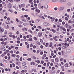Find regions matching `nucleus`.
Listing matches in <instances>:
<instances>
[{"instance_id": "nucleus-15", "label": "nucleus", "mask_w": 74, "mask_h": 74, "mask_svg": "<svg viewBox=\"0 0 74 74\" xmlns=\"http://www.w3.org/2000/svg\"><path fill=\"white\" fill-rule=\"evenodd\" d=\"M55 60L56 62H58V61H59V60H58V58H55Z\"/></svg>"}, {"instance_id": "nucleus-21", "label": "nucleus", "mask_w": 74, "mask_h": 74, "mask_svg": "<svg viewBox=\"0 0 74 74\" xmlns=\"http://www.w3.org/2000/svg\"><path fill=\"white\" fill-rule=\"evenodd\" d=\"M52 1L53 3H55L57 1L56 0H52Z\"/></svg>"}, {"instance_id": "nucleus-45", "label": "nucleus", "mask_w": 74, "mask_h": 74, "mask_svg": "<svg viewBox=\"0 0 74 74\" xmlns=\"http://www.w3.org/2000/svg\"><path fill=\"white\" fill-rule=\"evenodd\" d=\"M8 1H10V2H11V3H12V2H13L12 0H8Z\"/></svg>"}, {"instance_id": "nucleus-40", "label": "nucleus", "mask_w": 74, "mask_h": 74, "mask_svg": "<svg viewBox=\"0 0 74 74\" xmlns=\"http://www.w3.org/2000/svg\"><path fill=\"white\" fill-rule=\"evenodd\" d=\"M40 41L41 42H42L43 41V40H42V39H40Z\"/></svg>"}, {"instance_id": "nucleus-33", "label": "nucleus", "mask_w": 74, "mask_h": 74, "mask_svg": "<svg viewBox=\"0 0 74 74\" xmlns=\"http://www.w3.org/2000/svg\"><path fill=\"white\" fill-rule=\"evenodd\" d=\"M18 26L19 27H22L23 26L22 25H18Z\"/></svg>"}, {"instance_id": "nucleus-58", "label": "nucleus", "mask_w": 74, "mask_h": 74, "mask_svg": "<svg viewBox=\"0 0 74 74\" xmlns=\"http://www.w3.org/2000/svg\"><path fill=\"white\" fill-rule=\"evenodd\" d=\"M38 27V28H39V29H42V28L40 26H39Z\"/></svg>"}, {"instance_id": "nucleus-10", "label": "nucleus", "mask_w": 74, "mask_h": 74, "mask_svg": "<svg viewBox=\"0 0 74 74\" xmlns=\"http://www.w3.org/2000/svg\"><path fill=\"white\" fill-rule=\"evenodd\" d=\"M25 6V5L24 4H23L21 5V7L22 8L24 7Z\"/></svg>"}, {"instance_id": "nucleus-1", "label": "nucleus", "mask_w": 74, "mask_h": 74, "mask_svg": "<svg viewBox=\"0 0 74 74\" xmlns=\"http://www.w3.org/2000/svg\"><path fill=\"white\" fill-rule=\"evenodd\" d=\"M66 51L67 53H70V52H71V50L70 49H66Z\"/></svg>"}, {"instance_id": "nucleus-53", "label": "nucleus", "mask_w": 74, "mask_h": 74, "mask_svg": "<svg viewBox=\"0 0 74 74\" xmlns=\"http://www.w3.org/2000/svg\"><path fill=\"white\" fill-rule=\"evenodd\" d=\"M22 21H23V22H26V20L25 19H22L21 20Z\"/></svg>"}, {"instance_id": "nucleus-50", "label": "nucleus", "mask_w": 74, "mask_h": 74, "mask_svg": "<svg viewBox=\"0 0 74 74\" xmlns=\"http://www.w3.org/2000/svg\"><path fill=\"white\" fill-rule=\"evenodd\" d=\"M43 56L44 57H46V56H47V55H46V54H44Z\"/></svg>"}, {"instance_id": "nucleus-63", "label": "nucleus", "mask_w": 74, "mask_h": 74, "mask_svg": "<svg viewBox=\"0 0 74 74\" xmlns=\"http://www.w3.org/2000/svg\"><path fill=\"white\" fill-rule=\"evenodd\" d=\"M42 19H45V18H44V16H42Z\"/></svg>"}, {"instance_id": "nucleus-29", "label": "nucleus", "mask_w": 74, "mask_h": 74, "mask_svg": "<svg viewBox=\"0 0 74 74\" xmlns=\"http://www.w3.org/2000/svg\"><path fill=\"white\" fill-rule=\"evenodd\" d=\"M52 31L53 32V33H55V32H56V31H55V30H54V29H52Z\"/></svg>"}, {"instance_id": "nucleus-52", "label": "nucleus", "mask_w": 74, "mask_h": 74, "mask_svg": "<svg viewBox=\"0 0 74 74\" xmlns=\"http://www.w3.org/2000/svg\"><path fill=\"white\" fill-rule=\"evenodd\" d=\"M62 25H64L65 24V22H64V21H63L62 22Z\"/></svg>"}, {"instance_id": "nucleus-24", "label": "nucleus", "mask_w": 74, "mask_h": 74, "mask_svg": "<svg viewBox=\"0 0 74 74\" xmlns=\"http://www.w3.org/2000/svg\"><path fill=\"white\" fill-rule=\"evenodd\" d=\"M63 58H60V61H63L64 60Z\"/></svg>"}, {"instance_id": "nucleus-49", "label": "nucleus", "mask_w": 74, "mask_h": 74, "mask_svg": "<svg viewBox=\"0 0 74 74\" xmlns=\"http://www.w3.org/2000/svg\"><path fill=\"white\" fill-rule=\"evenodd\" d=\"M44 61H41V63H42V64H43L44 63Z\"/></svg>"}, {"instance_id": "nucleus-37", "label": "nucleus", "mask_w": 74, "mask_h": 74, "mask_svg": "<svg viewBox=\"0 0 74 74\" xmlns=\"http://www.w3.org/2000/svg\"><path fill=\"white\" fill-rule=\"evenodd\" d=\"M27 60H28L29 61H30V60H31V58H29L28 59H27Z\"/></svg>"}, {"instance_id": "nucleus-61", "label": "nucleus", "mask_w": 74, "mask_h": 74, "mask_svg": "<svg viewBox=\"0 0 74 74\" xmlns=\"http://www.w3.org/2000/svg\"><path fill=\"white\" fill-rule=\"evenodd\" d=\"M59 28H58L57 29V31L58 32L59 31Z\"/></svg>"}, {"instance_id": "nucleus-20", "label": "nucleus", "mask_w": 74, "mask_h": 74, "mask_svg": "<svg viewBox=\"0 0 74 74\" xmlns=\"http://www.w3.org/2000/svg\"><path fill=\"white\" fill-rule=\"evenodd\" d=\"M36 62H37L39 64L40 63V61L39 60H36L35 61Z\"/></svg>"}, {"instance_id": "nucleus-31", "label": "nucleus", "mask_w": 74, "mask_h": 74, "mask_svg": "<svg viewBox=\"0 0 74 74\" xmlns=\"http://www.w3.org/2000/svg\"><path fill=\"white\" fill-rule=\"evenodd\" d=\"M34 38L35 40H36H36H37V38L36 37H34Z\"/></svg>"}, {"instance_id": "nucleus-57", "label": "nucleus", "mask_w": 74, "mask_h": 74, "mask_svg": "<svg viewBox=\"0 0 74 74\" xmlns=\"http://www.w3.org/2000/svg\"><path fill=\"white\" fill-rule=\"evenodd\" d=\"M16 22H19V20H18V19L16 18Z\"/></svg>"}, {"instance_id": "nucleus-42", "label": "nucleus", "mask_w": 74, "mask_h": 74, "mask_svg": "<svg viewBox=\"0 0 74 74\" xmlns=\"http://www.w3.org/2000/svg\"><path fill=\"white\" fill-rule=\"evenodd\" d=\"M27 48H29V45H28L27 46Z\"/></svg>"}, {"instance_id": "nucleus-43", "label": "nucleus", "mask_w": 74, "mask_h": 74, "mask_svg": "<svg viewBox=\"0 0 74 74\" xmlns=\"http://www.w3.org/2000/svg\"><path fill=\"white\" fill-rule=\"evenodd\" d=\"M25 28H23L22 29V30L23 31H24L25 30Z\"/></svg>"}, {"instance_id": "nucleus-51", "label": "nucleus", "mask_w": 74, "mask_h": 74, "mask_svg": "<svg viewBox=\"0 0 74 74\" xmlns=\"http://www.w3.org/2000/svg\"><path fill=\"white\" fill-rule=\"evenodd\" d=\"M55 18H53V20H51L52 22H53V21H54L55 20Z\"/></svg>"}, {"instance_id": "nucleus-9", "label": "nucleus", "mask_w": 74, "mask_h": 74, "mask_svg": "<svg viewBox=\"0 0 74 74\" xmlns=\"http://www.w3.org/2000/svg\"><path fill=\"white\" fill-rule=\"evenodd\" d=\"M35 11L36 12H38V13L40 12V10L38 9L36 10Z\"/></svg>"}, {"instance_id": "nucleus-19", "label": "nucleus", "mask_w": 74, "mask_h": 74, "mask_svg": "<svg viewBox=\"0 0 74 74\" xmlns=\"http://www.w3.org/2000/svg\"><path fill=\"white\" fill-rule=\"evenodd\" d=\"M22 65L23 66H25V65H26V63L25 62H23L22 63Z\"/></svg>"}, {"instance_id": "nucleus-17", "label": "nucleus", "mask_w": 74, "mask_h": 74, "mask_svg": "<svg viewBox=\"0 0 74 74\" xmlns=\"http://www.w3.org/2000/svg\"><path fill=\"white\" fill-rule=\"evenodd\" d=\"M64 66L66 67H69V66H68V64H65Z\"/></svg>"}, {"instance_id": "nucleus-18", "label": "nucleus", "mask_w": 74, "mask_h": 74, "mask_svg": "<svg viewBox=\"0 0 74 74\" xmlns=\"http://www.w3.org/2000/svg\"><path fill=\"white\" fill-rule=\"evenodd\" d=\"M31 65H34V62H31Z\"/></svg>"}, {"instance_id": "nucleus-13", "label": "nucleus", "mask_w": 74, "mask_h": 74, "mask_svg": "<svg viewBox=\"0 0 74 74\" xmlns=\"http://www.w3.org/2000/svg\"><path fill=\"white\" fill-rule=\"evenodd\" d=\"M12 57H14V58H15V57L16 56V55L15 54H12Z\"/></svg>"}, {"instance_id": "nucleus-48", "label": "nucleus", "mask_w": 74, "mask_h": 74, "mask_svg": "<svg viewBox=\"0 0 74 74\" xmlns=\"http://www.w3.org/2000/svg\"><path fill=\"white\" fill-rule=\"evenodd\" d=\"M25 70H22V71H21V73H25Z\"/></svg>"}, {"instance_id": "nucleus-60", "label": "nucleus", "mask_w": 74, "mask_h": 74, "mask_svg": "<svg viewBox=\"0 0 74 74\" xmlns=\"http://www.w3.org/2000/svg\"><path fill=\"white\" fill-rule=\"evenodd\" d=\"M40 55H42V54H43V52L42 51H41L40 53Z\"/></svg>"}, {"instance_id": "nucleus-4", "label": "nucleus", "mask_w": 74, "mask_h": 74, "mask_svg": "<svg viewBox=\"0 0 74 74\" xmlns=\"http://www.w3.org/2000/svg\"><path fill=\"white\" fill-rule=\"evenodd\" d=\"M64 9V7H62L59 9V11H62V10H63Z\"/></svg>"}, {"instance_id": "nucleus-2", "label": "nucleus", "mask_w": 74, "mask_h": 74, "mask_svg": "<svg viewBox=\"0 0 74 74\" xmlns=\"http://www.w3.org/2000/svg\"><path fill=\"white\" fill-rule=\"evenodd\" d=\"M4 32V29L2 27H0V33H3Z\"/></svg>"}, {"instance_id": "nucleus-11", "label": "nucleus", "mask_w": 74, "mask_h": 74, "mask_svg": "<svg viewBox=\"0 0 74 74\" xmlns=\"http://www.w3.org/2000/svg\"><path fill=\"white\" fill-rule=\"evenodd\" d=\"M72 3L71 2H68V5H69V6L70 5H71Z\"/></svg>"}, {"instance_id": "nucleus-38", "label": "nucleus", "mask_w": 74, "mask_h": 74, "mask_svg": "<svg viewBox=\"0 0 74 74\" xmlns=\"http://www.w3.org/2000/svg\"><path fill=\"white\" fill-rule=\"evenodd\" d=\"M65 20L67 21H68V18H67V17H66L65 18Z\"/></svg>"}, {"instance_id": "nucleus-36", "label": "nucleus", "mask_w": 74, "mask_h": 74, "mask_svg": "<svg viewBox=\"0 0 74 74\" xmlns=\"http://www.w3.org/2000/svg\"><path fill=\"white\" fill-rule=\"evenodd\" d=\"M64 28V27H63V26L60 27V28L61 29H62L63 30Z\"/></svg>"}, {"instance_id": "nucleus-46", "label": "nucleus", "mask_w": 74, "mask_h": 74, "mask_svg": "<svg viewBox=\"0 0 74 74\" xmlns=\"http://www.w3.org/2000/svg\"><path fill=\"white\" fill-rule=\"evenodd\" d=\"M71 36H73V37L74 38V33H72L71 34Z\"/></svg>"}, {"instance_id": "nucleus-41", "label": "nucleus", "mask_w": 74, "mask_h": 74, "mask_svg": "<svg viewBox=\"0 0 74 74\" xmlns=\"http://www.w3.org/2000/svg\"><path fill=\"white\" fill-rule=\"evenodd\" d=\"M59 21L60 22H62V21L60 19L59 20Z\"/></svg>"}, {"instance_id": "nucleus-55", "label": "nucleus", "mask_w": 74, "mask_h": 74, "mask_svg": "<svg viewBox=\"0 0 74 74\" xmlns=\"http://www.w3.org/2000/svg\"><path fill=\"white\" fill-rule=\"evenodd\" d=\"M54 10H55L56 11V10H58V8H54Z\"/></svg>"}, {"instance_id": "nucleus-56", "label": "nucleus", "mask_w": 74, "mask_h": 74, "mask_svg": "<svg viewBox=\"0 0 74 74\" xmlns=\"http://www.w3.org/2000/svg\"><path fill=\"white\" fill-rule=\"evenodd\" d=\"M50 66H53V63L52 62H51V63Z\"/></svg>"}, {"instance_id": "nucleus-23", "label": "nucleus", "mask_w": 74, "mask_h": 74, "mask_svg": "<svg viewBox=\"0 0 74 74\" xmlns=\"http://www.w3.org/2000/svg\"><path fill=\"white\" fill-rule=\"evenodd\" d=\"M50 63L49 62H48L47 63V67H48L49 66V65Z\"/></svg>"}, {"instance_id": "nucleus-6", "label": "nucleus", "mask_w": 74, "mask_h": 74, "mask_svg": "<svg viewBox=\"0 0 74 74\" xmlns=\"http://www.w3.org/2000/svg\"><path fill=\"white\" fill-rule=\"evenodd\" d=\"M66 0H60V3H63V2H66Z\"/></svg>"}, {"instance_id": "nucleus-30", "label": "nucleus", "mask_w": 74, "mask_h": 74, "mask_svg": "<svg viewBox=\"0 0 74 74\" xmlns=\"http://www.w3.org/2000/svg\"><path fill=\"white\" fill-rule=\"evenodd\" d=\"M29 41H32V38H30L29 39Z\"/></svg>"}, {"instance_id": "nucleus-64", "label": "nucleus", "mask_w": 74, "mask_h": 74, "mask_svg": "<svg viewBox=\"0 0 74 74\" xmlns=\"http://www.w3.org/2000/svg\"><path fill=\"white\" fill-rule=\"evenodd\" d=\"M10 53H14V52L12 51H10Z\"/></svg>"}, {"instance_id": "nucleus-7", "label": "nucleus", "mask_w": 74, "mask_h": 74, "mask_svg": "<svg viewBox=\"0 0 74 74\" xmlns=\"http://www.w3.org/2000/svg\"><path fill=\"white\" fill-rule=\"evenodd\" d=\"M44 7L45 8V9H47V8H48V5H45Z\"/></svg>"}, {"instance_id": "nucleus-26", "label": "nucleus", "mask_w": 74, "mask_h": 74, "mask_svg": "<svg viewBox=\"0 0 74 74\" xmlns=\"http://www.w3.org/2000/svg\"><path fill=\"white\" fill-rule=\"evenodd\" d=\"M70 9H68L67 10V12H69L70 11Z\"/></svg>"}, {"instance_id": "nucleus-5", "label": "nucleus", "mask_w": 74, "mask_h": 74, "mask_svg": "<svg viewBox=\"0 0 74 74\" xmlns=\"http://www.w3.org/2000/svg\"><path fill=\"white\" fill-rule=\"evenodd\" d=\"M8 5L9 7L10 8H11V7H12V5H11L10 3L8 4Z\"/></svg>"}, {"instance_id": "nucleus-3", "label": "nucleus", "mask_w": 74, "mask_h": 74, "mask_svg": "<svg viewBox=\"0 0 74 74\" xmlns=\"http://www.w3.org/2000/svg\"><path fill=\"white\" fill-rule=\"evenodd\" d=\"M44 25H45V26H49V24L47 23H44Z\"/></svg>"}, {"instance_id": "nucleus-14", "label": "nucleus", "mask_w": 74, "mask_h": 74, "mask_svg": "<svg viewBox=\"0 0 74 74\" xmlns=\"http://www.w3.org/2000/svg\"><path fill=\"white\" fill-rule=\"evenodd\" d=\"M50 44L49 45V47H52V42H50Z\"/></svg>"}, {"instance_id": "nucleus-28", "label": "nucleus", "mask_w": 74, "mask_h": 74, "mask_svg": "<svg viewBox=\"0 0 74 74\" xmlns=\"http://www.w3.org/2000/svg\"><path fill=\"white\" fill-rule=\"evenodd\" d=\"M5 23L6 24H8L9 23V21H6Z\"/></svg>"}, {"instance_id": "nucleus-59", "label": "nucleus", "mask_w": 74, "mask_h": 74, "mask_svg": "<svg viewBox=\"0 0 74 74\" xmlns=\"http://www.w3.org/2000/svg\"><path fill=\"white\" fill-rule=\"evenodd\" d=\"M17 43H18V44H20V41L19 40H18L17 41Z\"/></svg>"}, {"instance_id": "nucleus-54", "label": "nucleus", "mask_w": 74, "mask_h": 74, "mask_svg": "<svg viewBox=\"0 0 74 74\" xmlns=\"http://www.w3.org/2000/svg\"><path fill=\"white\" fill-rule=\"evenodd\" d=\"M45 47H48V43H46L45 45Z\"/></svg>"}, {"instance_id": "nucleus-12", "label": "nucleus", "mask_w": 74, "mask_h": 74, "mask_svg": "<svg viewBox=\"0 0 74 74\" xmlns=\"http://www.w3.org/2000/svg\"><path fill=\"white\" fill-rule=\"evenodd\" d=\"M36 22L37 23H38V22H40V19H38L36 20Z\"/></svg>"}, {"instance_id": "nucleus-16", "label": "nucleus", "mask_w": 74, "mask_h": 74, "mask_svg": "<svg viewBox=\"0 0 74 74\" xmlns=\"http://www.w3.org/2000/svg\"><path fill=\"white\" fill-rule=\"evenodd\" d=\"M65 26L66 27V28H68V26H69V24L67 23H66L65 25Z\"/></svg>"}, {"instance_id": "nucleus-22", "label": "nucleus", "mask_w": 74, "mask_h": 74, "mask_svg": "<svg viewBox=\"0 0 74 74\" xmlns=\"http://www.w3.org/2000/svg\"><path fill=\"white\" fill-rule=\"evenodd\" d=\"M66 48V47L64 46L62 47V49H65V48Z\"/></svg>"}, {"instance_id": "nucleus-35", "label": "nucleus", "mask_w": 74, "mask_h": 74, "mask_svg": "<svg viewBox=\"0 0 74 74\" xmlns=\"http://www.w3.org/2000/svg\"><path fill=\"white\" fill-rule=\"evenodd\" d=\"M64 56L65 57H67V53H65L64 54Z\"/></svg>"}, {"instance_id": "nucleus-62", "label": "nucleus", "mask_w": 74, "mask_h": 74, "mask_svg": "<svg viewBox=\"0 0 74 74\" xmlns=\"http://www.w3.org/2000/svg\"><path fill=\"white\" fill-rule=\"evenodd\" d=\"M20 38H22V35H20Z\"/></svg>"}, {"instance_id": "nucleus-39", "label": "nucleus", "mask_w": 74, "mask_h": 74, "mask_svg": "<svg viewBox=\"0 0 74 74\" xmlns=\"http://www.w3.org/2000/svg\"><path fill=\"white\" fill-rule=\"evenodd\" d=\"M7 19L8 20V21H10V20H11V19L9 17Z\"/></svg>"}, {"instance_id": "nucleus-32", "label": "nucleus", "mask_w": 74, "mask_h": 74, "mask_svg": "<svg viewBox=\"0 0 74 74\" xmlns=\"http://www.w3.org/2000/svg\"><path fill=\"white\" fill-rule=\"evenodd\" d=\"M36 43H37V44H38V45H41V43H40L39 42H36Z\"/></svg>"}, {"instance_id": "nucleus-34", "label": "nucleus", "mask_w": 74, "mask_h": 74, "mask_svg": "<svg viewBox=\"0 0 74 74\" xmlns=\"http://www.w3.org/2000/svg\"><path fill=\"white\" fill-rule=\"evenodd\" d=\"M39 52H40V51L39 50H37L36 52L37 53H38Z\"/></svg>"}, {"instance_id": "nucleus-25", "label": "nucleus", "mask_w": 74, "mask_h": 74, "mask_svg": "<svg viewBox=\"0 0 74 74\" xmlns=\"http://www.w3.org/2000/svg\"><path fill=\"white\" fill-rule=\"evenodd\" d=\"M62 30H63V31H64V32H66V29L64 28H63Z\"/></svg>"}, {"instance_id": "nucleus-27", "label": "nucleus", "mask_w": 74, "mask_h": 74, "mask_svg": "<svg viewBox=\"0 0 74 74\" xmlns=\"http://www.w3.org/2000/svg\"><path fill=\"white\" fill-rule=\"evenodd\" d=\"M72 23V21H71L69 20L68 21V23Z\"/></svg>"}, {"instance_id": "nucleus-44", "label": "nucleus", "mask_w": 74, "mask_h": 74, "mask_svg": "<svg viewBox=\"0 0 74 74\" xmlns=\"http://www.w3.org/2000/svg\"><path fill=\"white\" fill-rule=\"evenodd\" d=\"M27 54H23V56H27Z\"/></svg>"}, {"instance_id": "nucleus-8", "label": "nucleus", "mask_w": 74, "mask_h": 74, "mask_svg": "<svg viewBox=\"0 0 74 74\" xmlns=\"http://www.w3.org/2000/svg\"><path fill=\"white\" fill-rule=\"evenodd\" d=\"M38 36L40 37H41V36H42V33H41V32L39 33Z\"/></svg>"}, {"instance_id": "nucleus-47", "label": "nucleus", "mask_w": 74, "mask_h": 74, "mask_svg": "<svg viewBox=\"0 0 74 74\" xmlns=\"http://www.w3.org/2000/svg\"><path fill=\"white\" fill-rule=\"evenodd\" d=\"M1 14H2V15H4L5 13L4 12H1Z\"/></svg>"}]
</instances>
